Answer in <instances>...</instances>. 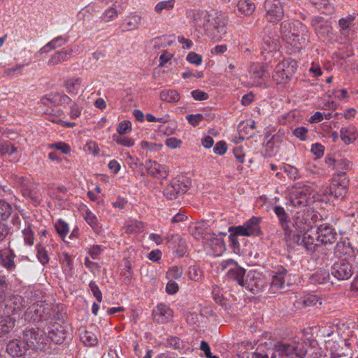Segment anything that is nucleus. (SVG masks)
Returning a JSON list of instances; mask_svg holds the SVG:
<instances>
[{
	"mask_svg": "<svg viewBox=\"0 0 358 358\" xmlns=\"http://www.w3.org/2000/svg\"><path fill=\"white\" fill-rule=\"evenodd\" d=\"M273 212L278 217L282 229H284L285 227H287V222L289 219L285 208L280 206H275L273 208Z\"/></svg>",
	"mask_w": 358,
	"mask_h": 358,
	"instance_id": "f704fd0d",
	"label": "nucleus"
},
{
	"mask_svg": "<svg viewBox=\"0 0 358 358\" xmlns=\"http://www.w3.org/2000/svg\"><path fill=\"white\" fill-rule=\"evenodd\" d=\"M22 234L25 244L32 245L34 242V234L30 225L22 230Z\"/></svg>",
	"mask_w": 358,
	"mask_h": 358,
	"instance_id": "3c124183",
	"label": "nucleus"
},
{
	"mask_svg": "<svg viewBox=\"0 0 358 358\" xmlns=\"http://www.w3.org/2000/svg\"><path fill=\"white\" fill-rule=\"evenodd\" d=\"M200 349L204 352L206 358H219L217 356L211 354L208 343L204 341L201 342Z\"/></svg>",
	"mask_w": 358,
	"mask_h": 358,
	"instance_id": "774afa93",
	"label": "nucleus"
},
{
	"mask_svg": "<svg viewBox=\"0 0 358 358\" xmlns=\"http://www.w3.org/2000/svg\"><path fill=\"white\" fill-rule=\"evenodd\" d=\"M145 167L148 173L157 178H166L168 176L167 168L164 165H162L155 161H147L145 162Z\"/></svg>",
	"mask_w": 358,
	"mask_h": 358,
	"instance_id": "412c9836",
	"label": "nucleus"
},
{
	"mask_svg": "<svg viewBox=\"0 0 358 358\" xmlns=\"http://www.w3.org/2000/svg\"><path fill=\"white\" fill-rule=\"evenodd\" d=\"M50 315L48 308L45 307L43 302L32 304L24 314V319L29 322H40L47 320Z\"/></svg>",
	"mask_w": 358,
	"mask_h": 358,
	"instance_id": "9b49d317",
	"label": "nucleus"
},
{
	"mask_svg": "<svg viewBox=\"0 0 358 358\" xmlns=\"http://www.w3.org/2000/svg\"><path fill=\"white\" fill-rule=\"evenodd\" d=\"M262 217H252L247 220L243 225L236 227V233L241 234L243 236H259L262 234L260 223Z\"/></svg>",
	"mask_w": 358,
	"mask_h": 358,
	"instance_id": "ddd939ff",
	"label": "nucleus"
},
{
	"mask_svg": "<svg viewBox=\"0 0 358 358\" xmlns=\"http://www.w3.org/2000/svg\"><path fill=\"white\" fill-rule=\"evenodd\" d=\"M297 69L296 60L288 58L278 63L274 70L273 79L276 84H285L289 82Z\"/></svg>",
	"mask_w": 358,
	"mask_h": 358,
	"instance_id": "7ed1b4c3",
	"label": "nucleus"
},
{
	"mask_svg": "<svg viewBox=\"0 0 358 358\" xmlns=\"http://www.w3.org/2000/svg\"><path fill=\"white\" fill-rule=\"evenodd\" d=\"M57 233L60 236L61 238H64L69 233V227L67 223L59 220L55 224Z\"/></svg>",
	"mask_w": 358,
	"mask_h": 358,
	"instance_id": "864d4df0",
	"label": "nucleus"
},
{
	"mask_svg": "<svg viewBox=\"0 0 358 358\" xmlns=\"http://www.w3.org/2000/svg\"><path fill=\"white\" fill-rule=\"evenodd\" d=\"M72 50H59L55 52L51 55L50 58L48 61V66H55L59 65L66 61H68L69 57H71Z\"/></svg>",
	"mask_w": 358,
	"mask_h": 358,
	"instance_id": "cd10ccee",
	"label": "nucleus"
},
{
	"mask_svg": "<svg viewBox=\"0 0 358 358\" xmlns=\"http://www.w3.org/2000/svg\"><path fill=\"white\" fill-rule=\"evenodd\" d=\"M229 231L231 232V234L229 236V241L231 247L233 248L234 250H239L240 243L237 236H241V234L236 233V227H230L229 228Z\"/></svg>",
	"mask_w": 358,
	"mask_h": 358,
	"instance_id": "79ce46f5",
	"label": "nucleus"
},
{
	"mask_svg": "<svg viewBox=\"0 0 358 358\" xmlns=\"http://www.w3.org/2000/svg\"><path fill=\"white\" fill-rule=\"evenodd\" d=\"M187 60L192 64L199 65L202 62V57L194 52H191L187 55Z\"/></svg>",
	"mask_w": 358,
	"mask_h": 358,
	"instance_id": "e2e57ef3",
	"label": "nucleus"
},
{
	"mask_svg": "<svg viewBox=\"0 0 358 358\" xmlns=\"http://www.w3.org/2000/svg\"><path fill=\"white\" fill-rule=\"evenodd\" d=\"M28 349L26 344L18 339L10 341L6 345L7 352L13 357L22 356Z\"/></svg>",
	"mask_w": 358,
	"mask_h": 358,
	"instance_id": "b1692460",
	"label": "nucleus"
},
{
	"mask_svg": "<svg viewBox=\"0 0 358 358\" xmlns=\"http://www.w3.org/2000/svg\"><path fill=\"white\" fill-rule=\"evenodd\" d=\"M193 22L196 31L220 41L227 34L228 16L222 13L213 15L206 12L196 11L193 14Z\"/></svg>",
	"mask_w": 358,
	"mask_h": 358,
	"instance_id": "f257e3e1",
	"label": "nucleus"
},
{
	"mask_svg": "<svg viewBox=\"0 0 358 358\" xmlns=\"http://www.w3.org/2000/svg\"><path fill=\"white\" fill-rule=\"evenodd\" d=\"M15 257L16 255L13 250L11 248H8V251L4 253L1 251V255H0L1 264L7 271H13L16 268V265L14 262Z\"/></svg>",
	"mask_w": 358,
	"mask_h": 358,
	"instance_id": "bb28decb",
	"label": "nucleus"
},
{
	"mask_svg": "<svg viewBox=\"0 0 358 358\" xmlns=\"http://www.w3.org/2000/svg\"><path fill=\"white\" fill-rule=\"evenodd\" d=\"M155 321L164 324L168 322L173 317V310L164 303L158 305L152 311Z\"/></svg>",
	"mask_w": 358,
	"mask_h": 358,
	"instance_id": "aec40b11",
	"label": "nucleus"
},
{
	"mask_svg": "<svg viewBox=\"0 0 358 358\" xmlns=\"http://www.w3.org/2000/svg\"><path fill=\"white\" fill-rule=\"evenodd\" d=\"M280 32L283 41L296 49L302 48L306 43L303 35L296 31L295 28H292L289 22L285 21L280 24Z\"/></svg>",
	"mask_w": 358,
	"mask_h": 358,
	"instance_id": "39448f33",
	"label": "nucleus"
},
{
	"mask_svg": "<svg viewBox=\"0 0 358 358\" xmlns=\"http://www.w3.org/2000/svg\"><path fill=\"white\" fill-rule=\"evenodd\" d=\"M71 102V99L69 96L59 93L50 94L41 99V103L44 105L51 103L55 106H62L69 104Z\"/></svg>",
	"mask_w": 358,
	"mask_h": 358,
	"instance_id": "5701e85b",
	"label": "nucleus"
},
{
	"mask_svg": "<svg viewBox=\"0 0 358 358\" xmlns=\"http://www.w3.org/2000/svg\"><path fill=\"white\" fill-rule=\"evenodd\" d=\"M118 15L117 10L115 7V3L110 8L107 9L102 15L101 19L104 22H110Z\"/></svg>",
	"mask_w": 358,
	"mask_h": 358,
	"instance_id": "603ef678",
	"label": "nucleus"
},
{
	"mask_svg": "<svg viewBox=\"0 0 358 358\" xmlns=\"http://www.w3.org/2000/svg\"><path fill=\"white\" fill-rule=\"evenodd\" d=\"M220 266H222V270L229 267V269L227 273V277L229 280L236 282L238 285L242 287L245 286V280L244 279V276L245 274V270L238 266L236 262L231 259H227L223 261Z\"/></svg>",
	"mask_w": 358,
	"mask_h": 358,
	"instance_id": "6e6552de",
	"label": "nucleus"
},
{
	"mask_svg": "<svg viewBox=\"0 0 358 358\" xmlns=\"http://www.w3.org/2000/svg\"><path fill=\"white\" fill-rule=\"evenodd\" d=\"M282 169L290 179L296 180L300 177L299 170L295 166L286 164L283 165Z\"/></svg>",
	"mask_w": 358,
	"mask_h": 358,
	"instance_id": "5fc2aeb1",
	"label": "nucleus"
},
{
	"mask_svg": "<svg viewBox=\"0 0 358 358\" xmlns=\"http://www.w3.org/2000/svg\"><path fill=\"white\" fill-rule=\"evenodd\" d=\"M280 48L279 40L277 37L266 36L263 38V43L261 47V52L264 55L265 59L273 57Z\"/></svg>",
	"mask_w": 358,
	"mask_h": 358,
	"instance_id": "f3484780",
	"label": "nucleus"
},
{
	"mask_svg": "<svg viewBox=\"0 0 358 358\" xmlns=\"http://www.w3.org/2000/svg\"><path fill=\"white\" fill-rule=\"evenodd\" d=\"M183 273V270L181 267L178 266H173L168 270L166 272V278L169 280H178L181 278Z\"/></svg>",
	"mask_w": 358,
	"mask_h": 358,
	"instance_id": "a18cd8bd",
	"label": "nucleus"
},
{
	"mask_svg": "<svg viewBox=\"0 0 358 358\" xmlns=\"http://www.w3.org/2000/svg\"><path fill=\"white\" fill-rule=\"evenodd\" d=\"M20 337L29 349L34 348L36 350H44L48 340L45 331L39 328L27 327L22 331Z\"/></svg>",
	"mask_w": 358,
	"mask_h": 358,
	"instance_id": "f03ea898",
	"label": "nucleus"
},
{
	"mask_svg": "<svg viewBox=\"0 0 358 358\" xmlns=\"http://www.w3.org/2000/svg\"><path fill=\"white\" fill-rule=\"evenodd\" d=\"M113 140L117 143V144L124 147H132L135 143L134 140L128 136H122V135H113Z\"/></svg>",
	"mask_w": 358,
	"mask_h": 358,
	"instance_id": "09e8293b",
	"label": "nucleus"
},
{
	"mask_svg": "<svg viewBox=\"0 0 358 358\" xmlns=\"http://www.w3.org/2000/svg\"><path fill=\"white\" fill-rule=\"evenodd\" d=\"M354 272L352 263L348 261L346 257L335 262L331 268V275L338 280H348Z\"/></svg>",
	"mask_w": 358,
	"mask_h": 358,
	"instance_id": "1a4fd4ad",
	"label": "nucleus"
},
{
	"mask_svg": "<svg viewBox=\"0 0 358 358\" xmlns=\"http://www.w3.org/2000/svg\"><path fill=\"white\" fill-rule=\"evenodd\" d=\"M187 185L178 179H173L164 189V195L169 200L176 199L187 191Z\"/></svg>",
	"mask_w": 358,
	"mask_h": 358,
	"instance_id": "dca6fc26",
	"label": "nucleus"
},
{
	"mask_svg": "<svg viewBox=\"0 0 358 358\" xmlns=\"http://www.w3.org/2000/svg\"><path fill=\"white\" fill-rule=\"evenodd\" d=\"M175 4V0L162 1L157 3L155 10L157 13H161L164 10H169L172 9Z\"/></svg>",
	"mask_w": 358,
	"mask_h": 358,
	"instance_id": "de8ad7c7",
	"label": "nucleus"
},
{
	"mask_svg": "<svg viewBox=\"0 0 358 358\" xmlns=\"http://www.w3.org/2000/svg\"><path fill=\"white\" fill-rule=\"evenodd\" d=\"M24 64H17L12 68H8L4 71L3 76L12 78L22 75Z\"/></svg>",
	"mask_w": 358,
	"mask_h": 358,
	"instance_id": "ea45409f",
	"label": "nucleus"
},
{
	"mask_svg": "<svg viewBox=\"0 0 358 358\" xmlns=\"http://www.w3.org/2000/svg\"><path fill=\"white\" fill-rule=\"evenodd\" d=\"M349 180L345 172H340L333 178V182L324 190L322 194L335 199H343L348 190Z\"/></svg>",
	"mask_w": 358,
	"mask_h": 358,
	"instance_id": "20e7f679",
	"label": "nucleus"
},
{
	"mask_svg": "<svg viewBox=\"0 0 358 358\" xmlns=\"http://www.w3.org/2000/svg\"><path fill=\"white\" fill-rule=\"evenodd\" d=\"M80 341L87 346H94L97 343V338L94 334L89 331H85L80 334Z\"/></svg>",
	"mask_w": 358,
	"mask_h": 358,
	"instance_id": "4c0bfd02",
	"label": "nucleus"
},
{
	"mask_svg": "<svg viewBox=\"0 0 358 358\" xmlns=\"http://www.w3.org/2000/svg\"><path fill=\"white\" fill-rule=\"evenodd\" d=\"M310 280L313 282L317 284H325L329 282L330 274L326 270H320L312 275Z\"/></svg>",
	"mask_w": 358,
	"mask_h": 358,
	"instance_id": "c9c22d12",
	"label": "nucleus"
},
{
	"mask_svg": "<svg viewBox=\"0 0 358 358\" xmlns=\"http://www.w3.org/2000/svg\"><path fill=\"white\" fill-rule=\"evenodd\" d=\"M307 133L308 129L304 127H297L292 131L294 136L299 138L301 141H305L306 139Z\"/></svg>",
	"mask_w": 358,
	"mask_h": 358,
	"instance_id": "0e129e2a",
	"label": "nucleus"
},
{
	"mask_svg": "<svg viewBox=\"0 0 358 358\" xmlns=\"http://www.w3.org/2000/svg\"><path fill=\"white\" fill-rule=\"evenodd\" d=\"M20 187L24 197L29 199L35 205L40 203L41 194L37 188V185L31 182L27 178H22L20 182Z\"/></svg>",
	"mask_w": 358,
	"mask_h": 358,
	"instance_id": "2eb2a0df",
	"label": "nucleus"
},
{
	"mask_svg": "<svg viewBox=\"0 0 358 358\" xmlns=\"http://www.w3.org/2000/svg\"><path fill=\"white\" fill-rule=\"evenodd\" d=\"M341 138L345 144L352 143L358 137L355 127L349 125L342 127L340 131Z\"/></svg>",
	"mask_w": 358,
	"mask_h": 358,
	"instance_id": "c85d7f7f",
	"label": "nucleus"
},
{
	"mask_svg": "<svg viewBox=\"0 0 358 358\" xmlns=\"http://www.w3.org/2000/svg\"><path fill=\"white\" fill-rule=\"evenodd\" d=\"M297 303L299 304H301L304 308L311 306H316L317 304L321 306L322 303V300L316 295H307L301 297Z\"/></svg>",
	"mask_w": 358,
	"mask_h": 358,
	"instance_id": "e433bc0d",
	"label": "nucleus"
},
{
	"mask_svg": "<svg viewBox=\"0 0 358 358\" xmlns=\"http://www.w3.org/2000/svg\"><path fill=\"white\" fill-rule=\"evenodd\" d=\"M288 271L282 266L277 268L272 277L271 285L278 289H282L287 281Z\"/></svg>",
	"mask_w": 358,
	"mask_h": 358,
	"instance_id": "393cba45",
	"label": "nucleus"
},
{
	"mask_svg": "<svg viewBox=\"0 0 358 358\" xmlns=\"http://www.w3.org/2000/svg\"><path fill=\"white\" fill-rule=\"evenodd\" d=\"M316 234L321 244L331 245L334 243L338 238L336 229L332 225L328 223H322L316 226Z\"/></svg>",
	"mask_w": 358,
	"mask_h": 358,
	"instance_id": "4468645a",
	"label": "nucleus"
},
{
	"mask_svg": "<svg viewBox=\"0 0 358 358\" xmlns=\"http://www.w3.org/2000/svg\"><path fill=\"white\" fill-rule=\"evenodd\" d=\"M89 287L97 301L101 302L102 301V293L96 283L94 281H91L89 284Z\"/></svg>",
	"mask_w": 358,
	"mask_h": 358,
	"instance_id": "052dcab7",
	"label": "nucleus"
},
{
	"mask_svg": "<svg viewBox=\"0 0 358 358\" xmlns=\"http://www.w3.org/2000/svg\"><path fill=\"white\" fill-rule=\"evenodd\" d=\"M69 334L66 327L59 323H55L48 331V337L56 344L64 343Z\"/></svg>",
	"mask_w": 358,
	"mask_h": 358,
	"instance_id": "6ab92c4d",
	"label": "nucleus"
},
{
	"mask_svg": "<svg viewBox=\"0 0 358 358\" xmlns=\"http://www.w3.org/2000/svg\"><path fill=\"white\" fill-rule=\"evenodd\" d=\"M266 10L265 17L269 22L277 23L284 16V9L280 0H266L264 2Z\"/></svg>",
	"mask_w": 358,
	"mask_h": 358,
	"instance_id": "9d476101",
	"label": "nucleus"
},
{
	"mask_svg": "<svg viewBox=\"0 0 358 358\" xmlns=\"http://www.w3.org/2000/svg\"><path fill=\"white\" fill-rule=\"evenodd\" d=\"M227 149V143L223 141H220L216 143L213 148V151L215 154L222 155L226 152Z\"/></svg>",
	"mask_w": 358,
	"mask_h": 358,
	"instance_id": "69168bd1",
	"label": "nucleus"
},
{
	"mask_svg": "<svg viewBox=\"0 0 358 358\" xmlns=\"http://www.w3.org/2000/svg\"><path fill=\"white\" fill-rule=\"evenodd\" d=\"M293 243L298 245H302L307 252L313 253L320 245L318 235L316 234V230L313 231L311 228L304 232L302 236L294 235Z\"/></svg>",
	"mask_w": 358,
	"mask_h": 358,
	"instance_id": "0eeeda50",
	"label": "nucleus"
},
{
	"mask_svg": "<svg viewBox=\"0 0 358 358\" xmlns=\"http://www.w3.org/2000/svg\"><path fill=\"white\" fill-rule=\"evenodd\" d=\"M334 254L339 258H341L343 256H348L352 258L355 257V250L349 241H340L337 242L335 246Z\"/></svg>",
	"mask_w": 358,
	"mask_h": 358,
	"instance_id": "a878e982",
	"label": "nucleus"
},
{
	"mask_svg": "<svg viewBox=\"0 0 358 358\" xmlns=\"http://www.w3.org/2000/svg\"><path fill=\"white\" fill-rule=\"evenodd\" d=\"M67 43V39L62 36L55 37L46 44L50 50H55L64 45Z\"/></svg>",
	"mask_w": 358,
	"mask_h": 358,
	"instance_id": "8fccbe9b",
	"label": "nucleus"
},
{
	"mask_svg": "<svg viewBox=\"0 0 358 358\" xmlns=\"http://www.w3.org/2000/svg\"><path fill=\"white\" fill-rule=\"evenodd\" d=\"M85 220L94 231H98L100 229L101 226L96 216L89 210H87L85 213Z\"/></svg>",
	"mask_w": 358,
	"mask_h": 358,
	"instance_id": "58836bf2",
	"label": "nucleus"
},
{
	"mask_svg": "<svg viewBox=\"0 0 358 358\" xmlns=\"http://www.w3.org/2000/svg\"><path fill=\"white\" fill-rule=\"evenodd\" d=\"M188 275L191 280L198 281L201 278L203 271L197 266H191L189 268Z\"/></svg>",
	"mask_w": 358,
	"mask_h": 358,
	"instance_id": "6e6d98bb",
	"label": "nucleus"
},
{
	"mask_svg": "<svg viewBox=\"0 0 358 358\" xmlns=\"http://www.w3.org/2000/svg\"><path fill=\"white\" fill-rule=\"evenodd\" d=\"M186 119L189 124L193 127H196L199 125L201 121L203 119V116L200 113L189 114L186 116Z\"/></svg>",
	"mask_w": 358,
	"mask_h": 358,
	"instance_id": "13d9d810",
	"label": "nucleus"
},
{
	"mask_svg": "<svg viewBox=\"0 0 358 358\" xmlns=\"http://www.w3.org/2000/svg\"><path fill=\"white\" fill-rule=\"evenodd\" d=\"M15 325V320L7 316L0 320V338L10 333Z\"/></svg>",
	"mask_w": 358,
	"mask_h": 358,
	"instance_id": "2f4dec72",
	"label": "nucleus"
},
{
	"mask_svg": "<svg viewBox=\"0 0 358 358\" xmlns=\"http://www.w3.org/2000/svg\"><path fill=\"white\" fill-rule=\"evenodd\" d=\"M275 351L282 358H292L293 356L303 358L306 355V350L303 346L296 345L292 341H281L275 345Z\"/></svg>",
	"mask_w": 358,
	"mask_h": 358,
	"instance_id": "423d86ee",
	"label": "nucleus"
},
{
	"mask_svg": "<svg viewBox=\"0 0 358 358\" xmlns=\"http://www.w3.org/2000/svg\"><path fill=\"white\" fill-rule=\"evenodd\" d=\"M160 99L167 103H176L180 100V94L175 90H164L161 92Z\"/></svg>",
	"mask_w": 358,
	"mask_h": 358,
	"instance_id": "473e14b6",
	"label": "nucleus"
},
{
	"mask_svg": "<svg viewBox=\"0 0 358 358\" xmlns=\"http://www.w3.org/2000/svg\"><path fill=\"white\" fill-rule=\"evenodd\" d=\"M308 229V226L305 222V218L301 216H295L289 220L287 227H285L283 231L289 239L293 242L294 235L302 236V234Z\"/></svg>",
	"mask_w": 358,
	"mask_h": 358,
	"instance_id": "f8f14e48",
	"label": "nucleus"
},
{
	"mask_svg": "<svg viewBox=\"0 0 358 358\" xmlns=\"http://www.w3.org/2000/svg\"><path fill=\"white\" fill-rule=\"evenodd\" d=\"M16 151L17 148L10 142L0 140V156L10 155Z\"/></svg>",
	"mask_w": 358,
	"mask_h": 358,
	"instance_id": "37998d69",
	"label": "nucleus"
},
{
	"mask_svg": "<svg viewBox=\"0 0 358 358\" xmlns=\"http://www.w3.org/2000/svg\"><path fill=\"white\" fill-rule=\"evenodd\" d=\"M82 79L80 78H70L64 80V86L69 94H77L80 89Z\"/></svg>",
	"mask_w": 358,
	"mask_h": 358,
	"instance_id": "c756f323",
	"label": "nucleus"
},
{
	"mask_svg": "<svg viewBox=\"0 0 358 358\" xmlns=\"http://www.w3.org/2000/svg\"><path fill=\"white\" fill-rule=\"evenodd\" d=\"M263 280L255 272H249L245 280V287L252 293H257L263 287Z\"/></svg>",
	"mask_w": 358,
	"mask_h": 358,
	"instance_id": "4be33fe9",
	"label": "nucleus"
},
{
	"mask_svg": "<svg viewBox=\"0 0 358 358\" xmlns=\"http://www.w3.org/2000/svg\"><path fill=\"white\" fill-rule=\"evenodd\" d=\"M179 289V287L177 282L173 280H169L166 286V292L169 294H176Z\"/></svg>",
	"mask_w": 358,
	"mask_h": 358,
	"instance_id": "338daca9",
	"label": "nucleus"
},
{
	"mask_svg": "<svg viewBox=\"0 0 358 358\" xmlns=\"http://www.w3.org/2000/svg\"><path fill=\"white\" fill-rule=\"evenodd\" d=\"M168 242H171V240L175 242L178 241V247L175 249V252L178 254L179 257H183L187 252V246L185 240L182 239L180 236L178 234L171 235L166 238Z\"/></svg>",
	"mask_w": 358,
	"mask_h": 358,
	"instance_id": "72a5a7b5",
	"label": "nucleus"
},
{
	"mask_svg": "<svg viewBox=\"0 0 358 358\" xmlns=\"http://www.w3.org/2000/svg\"><path fill=\"white\" fill-rule=\"evenodd\" d=\"M37 257L39 262L45 265L48 264L50 258L48 257V252L47 250L41 244L37 245Z\"/></svg>",
	"mask_w": 358,
	"mask_h": 358,
	"instance_id": "49530a36",
	"label": "nucleus"
},
{
	"mask_svg": "<svg viewBox=\"0 0 358 358\" xmlns=\"http://www.w3.org/2000/svg\"><path fill=\"white\" fill-rule=\"evenodd\" d=\"M309 197V189L304 187L293 190L289 195V201L294 207H304L307 206Z\"/></svg>",
	"mask_w": 358,
	"mask_h": 358,
	"instance_id": "a211bd4d",
	"label": "nucleus"
},
{
	"mask_svg": "<svg viewBox=\"0 0 358 358\" xmlns=\"http://www.w3.org/2000/svg\"><path fill=\"white\" fill-rule=\"evenodd\" d=\"M50 148H55L60 150L63 154H69L71 152V148L64 142H59L50 145Z\"/></svg>",
	"mask_w": 358,
	"mask_h": 358,
	"instance_id": "680f3d73",
	"label": "nucleus"
},
{
	"mask_svg": "<svg viewBox=\"0 0 358 358\" xmlns=\"http://www.w3.org/2000/svg\"><path fill=\"white\" fill-rule=\"evenodd\" d=\"M60 262L69 271L73 268V259L67 252H63L59 257Z\"/></svg>",
	"mask_w": 358,
	"mask_h": 358,
	"instance_id": "bf43d9fd",
	"label": "nucleus"
},
{
	"mask_svg": "<svg viewBox=\"0 0 358 358\" xmlns=\"http://www.w3.org/2000/svg\"><path fill=\"white\" fill-rule=\"evenodd\" d=\"M13 212L10 205L2 200H0V220H6Z\"/></svg>",
	"mask_w": 358,
	"mask_h": 358,
	"instance_id": "a19ab883",
	"label": "nucleus"
},
{
	"mask_svg": "<svg viewBox=\"0 0 358 358\" xmlns=\"http://www.w3.org/2000/svg\"><path fill=\"white\" fill-rule=\"evenodd\" d=\"M143 224L141 222L132 221L128 222L125 227V232L127 234H136L141 232L143 229Z\"/></svg>",
	"mask_w": 358,
	"mask_h": 358,
	"instance_id": "c03bdc74",
	"label": "nucleus"
},
{
	"mask_svg": "<svg viewBox=\"0 0 358 358\" xmlns=\"http://www.w3.org/2000/svg\"><path fill=\"white\" fill-rule=\"evenodd\" d=\"M131 130V123L129 120H124L119 123L117 127V132L120 135H124Z\"/></svg>",
	"mask_w": 358,
	"mask_h": 358,
	"instance_id": "4d7b16f0",
	"label": "nucleus"
},
{
	"mask_svg": "<svg viewBox=\"0 0 358 358\" xmlns=\"http://www.w3.org/2000/svg\"><path fill=\"white\" fill-rule=\"evenodd\" d=\"M237 8L242 15L249 16L254 13L255 5L250 0H239L237 3Z\"/></svg>",
	"mask_w": 358,
	"mask_h": 358,
	"instance_id": "7c9ffc66",
	"label": "nucleus"
}]
</instances>
